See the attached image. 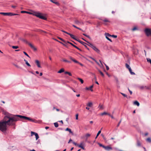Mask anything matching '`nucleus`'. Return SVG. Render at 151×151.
I'll return each instance as SVG.
<instances>
[{"label":"nucleus","mask_w":151,"mask_h":151,"mask_svg":"<svg viewBox=\"0 0 151 151\" xmlns=\"http://www.w3.org/2000/svg\"><path fill=\"white\" fill-rule=\"evenodd\" d=\"M19 117L27 120V117L19 115H13L12 116H10L9 115L5 116V120L6 122V126L7 125L12 126H14L15 125L16 122L19 120Z\"/></svg>","instance_id":"1"},{"label":"nucleus","mask_w":151,"mask_h":151,"mask_svg":"<svg viewBox=\"0 0 151 151\" xmlns=\"http://www.w3.org/2000/svg\"><path fill=\"white\" fill-rule=\"evenodd\" d=\"M6 122L4 117L3 121L0 122V130L2 132H5L6 130Z\"/></svg>","instance_id":"2"},{"label":"nucleus","mask_w":151,"mask_h":151,"mask_svg":"<svg viewBox=\"0 0 151 151\" xmlns=\"http://www.w3.org/2000/svg\"><path fill=\"white\" fill-rule=\"evenodd\" d=\"M35 15L37 17L44 20L46 19V18L43 16L42 14L39 12H36L35 13Z\"/></svg>","instance_id":"3"},{"label":"nucleus","mask_w":151,"mask_h":151,"mask_svg":"<svg viewBox=\"0 0 151 151\" xmlns=\"http://www.w3.org/2000/svg\"><path fill=\"white\" fill-rule=\"evenodd\" d=\"M0 14H3L5 16L7 15L9 16H12L17 15V14H13L11 12H0Z\"/></svg>","instance_id":"4"},{"label":"nucleus","mask_w":151,"mask_h":151,"mask_svg":"<svg viewBox=\"0 0 151 151\" xmlns=\"http://www.w3.org/2000/svg\"><path fill=\"white\" fill-rule=\"evenodd\" d=\"M91 136V134L89 133H87L84 134L81 137V138L84 139H88Z\"/></svg>","instance_id":"5"},{"label":"nucleus","mask_w":151,"mask_h":151,"mask_svg":"<svg viewBox=\"0 0 151 151\" xmlns=\"http://www.w3.org/2000/svg\"><path fill=\"white\" fill-rule=\"evenodd\" d=\"M33 135L35 136L36 140L39 138V137L37 133L33 132H31V136H32Z\"/></svg>","instance_id":"6"},{"label":"nucleus","mask_w":151,"mask_h":151,"mask_svg":"<svg viewBox=\"0 0 151 151\" xmlns=\"http://www.w3.org/2000/svg\"><path fill=\"white\" fill-rule=\"evenodd\" d=\"M77 146L78 147L81 148L83 150H85V148L84 147L85 146V144L83 142L81 143L80 145H77Z\"/></svg>","instance_id":"7"},{"label":"nucleus","mask_w":151,"mask_h":151,"mask_svg":"<svg viewBox=\"0 0 151 151\" xmlns=\"http://www.w3.org/2000/svg\"><path fill=\"white\" fill-rule=\"evenodd\" d=\"M77 41H78V42H80L82 44V45H84L85 47L88 50H89V48L87 47V46L85 45V44H86V43L83 41H82L79 40H77Z\"/></svg>","instance_id":"8"},{"label":"nucleus","mask_w":151,"mask_h":151,"mask_svg":"<svg viewBox=\"0 0 151 151\" xmlns=\"http://www.w3.org/2000/svg\"><path fill=\"white\" fill-rule=\"evenodd\" d=\"M92 48L98 53H99L100 50L95 46L93 45Z\"/></svg>","instance_id":"9"},{"label":"nucleus","mask_w":151,"mask_h":151,"mask_svg":"<svg viewBox=\"0 0 151 151\" xmlns=\"http://www.w3.org/2000/svg\"><path fill=\"white\" fill-rule=\"evenodd\" d=\"M103 147L104 148L105 150H110L112 149V148L111 147H109L108 146H103Z\"/></svg>","instance_id":"10"},{"label":"nucleus","mask_w":151,"mask_h":151,"mask_svg":"<svg viewBox=\"0 0 151 151\" xmlns=\"http://www.w3.org/2000/svg\"><path fill=\"white\" fill-rule=\"evenodd\" d=\"M35 62L36 63L38 67L40 68H41V67L39 61L38 60H36L35 61Z\"/></svg>","instance_id":"11"},{"label":"nucleus","mask_w":151,"mask_h":151,"mask_svg":"<svg viewBox=\"0 0 151 151\" xmlns=\"http://www.w3.org/2000/svg\"><path fill=\"white\" fill-rule=\"evenodd\" d=\"M68 35H69L70 36V37H71V38H72L73 39L75 40H77L75 38V36H74V35H73L69 33Z\"/></svg>","instance_id":"12"},{"label":"nucleus","mask_w":151,"mask_h":151,"mask_svg":"<svg viewBox=\"0 0 151 151\" xmlns=\"http://www.w3.org/2000/svg\"><path fill=\"white\" fill-rule=\"evenodd\" d=\"M65 130L66 131H69V132L70 133L72 134H73V132L72 131H71V129H70L69 128H67L65 129Z\"/></svg>","instance_id":"13"},{"label":"nucleus","mask_w":151,"mask_h":151,"mask_svg":"<svg viewBox=\"0 0 151 151\" xmlns=\"http://www.w3.org/2000/svg\"><path fill=\"white\" fill-rule=\"evenodd\" d=\"M130 74L132 75H134L135 74V73H134V72H133L132 71V70L131 69V68H129V69H128Z\"/></svg>","instance_id":"14"},{"label":"nucleus","mask_w":151,"mask_h":151,"mask_svg":"<svg viewBox=\"0 0 151 151\" xmlns=\"http://www.w3.org/2000/svg\"><path fill=\"white\" fill-rule=\"evenodd\" d=\"M70 45H71L72 46L77 49L78 50H80V51H81V50L78 47L76 46L75 45H73V43H70Z\"/></svg>","instance_id":"15"},{"label":"nucleus","mask_w":151,"mask_h":151,"mask_svg":"<svg viewBox=\"0 0 151 151\" xmlns=\"http://www.w3.org/2000/svg\"><path fill=\"white\" fill-rule=\"evenodd\" d=\"M134 105H137V106H139V103L137 101H135L134 102Z\"/></svg>","instance_id":"16"},{"label":"nucleus","mask_w":151,"mask_h":151,"mask_svg":"<svg viewBox=\"0 0 151 151\" xmlns=\"http://www.w3.org/2000/svg\"><path fill=\"white\" fill-rule=\"evenodd\" d=\"M29 45L35 51L37 50L36 48H35L31 44H29Z\"/></svg>","instance_id":"17"},{"label":"nucleus","mask_w":151,"mask_h":151,"mask_svg":"<svg viewBox=\"0 0 151 151\" xmlns=\"http://www.w3.org/2000/svg\"><path fill=\"white\" fill-rule=\"evenodd\" d=\"M27 120L33 122H35V120L34 119H33L29 117H27Z\"/></svg>","instance_id":"18"},{"label":"nucleus","mask_w":151,"mask_h":151,"mask_svg":"<svg viewBox=\"0 0 151 151\" xmlns=\"http://www.w3.org/2000/svg\"><path fill=\"white\" fill-rule=\"evenodd\" d=\"M24 61L25 62V63L28 66H29V67H30L31 66V65H30V64L28 63V61L26 60L25 59H24Z\"/></svg>","instance_id":"19"},{"label":"nucleus","mask_w":151,"mask_h":151,"mask_svg":"<svg viewBox=\"0 0 151 151\" xmlns=\"http://www.w3.org/2000/svg\"><path fill=\"white\" fill-rule=\"evenodd\" d=\"M102 129V128L101 129L99 130L98 132L97 135H96V137L95 138H97V137L101 133V130Z\"/></svg>","instance_id":"20"},{"label":"nucleus","mask_w":151,"mask_h":151,"mask_svg":"<svg viewBox=\"0 0 151 151\" xmlns=\"http://www.w3.org/2000/svg\"><path fill=\"white\" fill-rule=\"evenodd\" d=\"M87 42L88 43V44H87V45L90 47H91L92 48V47L93 46V45L91 43H90L88 42Z\"/></svg>","instance_id":"21"},{"label":"nucleus","mask_w":151,"mask_h":151,"mask_svg":"<svg viewBox=\"0 0 151 151\" xmlns=\"http://www.w3.org/2000/svg\"><path fill=\"white\" fill-rule=\"evenodd\" d=\"M64 70L63 68H62L60 69L58 72V73H61L64 71Z\"/></svg>","instance_id":"22"},{"label":"nucleus","mask_w":151,"mask_h":151,"mask_svg":"<svg viewBox=\"0 0 151 151\" xmlns=\"http://www.w3.org/2000/svg\"><path fill=\"white\" fill-rule=\"evenodd\" d=\"M58 38L60 39V40H61L62 41H63L65 43H66V42L64 40H63V39L60 37H58Z\"/></svg>","instance_id":"23"},{"label":"nucleus","mask_w":151,"mask_h":151,"mask_svg":"<svg viewBox=\"0 0 151 151\" xmlns=\"http://www.w3.org/2000/svg\"><path fill=\"white\" fill-rule=\"evenodd\" d=\"M83 35L84 36H85L86 37H88L89 39L91 40V37L88 35H87L85 34H83Z\"/></svg>","instance_id":"24"},{"label":"nucleus","mask_w":151,"mask_h":151,"mask_svg":"<svg viewBox=\"0 0 151 151\" xmlns=\"http://www.w3.org/2000/svg\"><path fill=\"white\" fill-rule=\"evenodd\" d=\"M92 103L91 102H90L88 103V104H87V106L89 107H91L92 105Z\"/></svg>","instance_id":"25"},{"label":"nucleus","mask_w":151,"mask_h":151,"mask_svg":"<svg viewBox=\"0 0 151 151\" xmlns=\"http://www.w3.org/2000/svg\"><path fill=\"white\" fill-rule=\"evenodd\" d=\"M93 85H92L89 88H86V89L88 90H90L91 91H92L93 90L91 89V88H93Z\"/></svg>","instance_id":"26"},{"label":"nucleus","mask_w":151,"mask_h":151,"mask_svg":"<svg viewBox=\"0 0 151 151\" xmlns=\"http://www.w3.org/2000/svg\"><path fill=\"white\" fill-rule=\"evenodd\" d=\"M77 79L78 80L82 83H83V81L81 78H77Z\"/></svg>","instance_id":"27"},{"label":"nucleus","mask_w":151,"mask_h":151,"mask_svg":"<svg viewBox=\"0 0 151 151\" xmlns=\"http://www.w3.org/2000/svg\"><path fill=\"white\" fill-rule=\"evenodd\" d=\"M105 35L106 36V37H109L111 36V35L109 34L108 33H105Z\"/></svg>","instance_id":"28"},{"label":"nucleus","mask_w":151,"mask_h":151,"mask_svg":"<svg viewBox=\"0 0 151 151\" xmlns=\"http://www.w3.org/2000/svg\"><path fill=\"white\" fill-rule=\"evenodd\" d=\"M23 41L25 42L26 44H28L29 45V44H31L30 43H29L28 41H27L25 39H23Z\"/></svg>","instance_id":"29"},{"label":"nucleus","mask_w":151,"mask_h":151,"mask_svg":"<svg viewBox=\"0 0 151 151\" xmlns=\"http://www.w3.org/2000/svg\"><path fill=\"white\" fill-rule=\"evenodd\" d=\"M65 74H68L69 76H72V74H71V73H70V72H67V71H65Z\"/></svg>","instance_id":"30"},{"label":"nucleus","mask_w":151,"mask_h":151,"mask_svg":"<svg viewBox=\"0 0 151 151\" xmlns=\"http://www.w3.org/2000/svg\"><path fill=\"white\" fill-rule=\"evenodd\" d=\"M54 124L56 127H57L58 126V124L57 122L54 123Z\"/></svg>","instance_id":"31"},{"label":"nucleus","mask_w":151,"mask_h":151,"mask_svg":"<svg viewBox=\"0 0 151 151\" xmlns=\"http://www.w3.org/2000/svg\"><path fill=\"white\" fill-rule=\"evenodd\" d=\"M21 12L22 13H27V14H31V13L30 12H27V11H21Z\"/></svg>","instance_id":"32"},{"label":"nucleus","mask_w":151,"mask_h":151,"mask_svg":"<svg viewBox=\"0 0 151 151\" xmlns=\"http://www.w3.org/2000/svg\"><path fill=\"white\" fill-rule=\"evenodd\" d=\"M12 47L13 49H16L19 48L18 46H13Z\"/></svg>","instance_id":"33"},{"label":"nucleus","mask_w":151,"mask_h":151,"mask_svg":"<svg viewBox=\"0 0 151 151\" xmlns=\"http://www.w3.org/2000/svg\"><path fill=\"white\" fill-rule=\"evenodd\" d=\"M125 66L126 67V68L129 69V68H131L129 66V65L127 63H126L125 64Z\"/></svg>","instance_id":"34"},{"label":"nucleus","mask_w":151,"mask_h":151,"mask_svg":"<svg viewBox=\"0 0 151 151\" xmlns=\"http://www.w3.org/2000/svg\"><path fill=\"white\" fill-rule=\"evenodd\" d=\"M99 107L100 109H104L103 106L102 105H99Z\"/></svg>","instance_id":"35"},{"label":"nucleus","mask_w":151,"mask_h":151,"mask_svg":"<svg viewBox=\"0 0 151 151\" xmlns=\"http://www.w3.org/2000/svg\"><path fill=\"white\" fill-rule=\"evenodd\" d=\"M55 40L56 41H57L58 42H59V43H60L61 44H62V45H64V46H65V44H64L62 42H60L56 39H55Z\"/></svg>","instance_id":"36"},{"label":"nucleus","mask_w":151,"mask_h":151,"mask_svg":"<svg viewBox=\"0 0 151 151\" xmlns=\"http://www.w3.org/2000/svg\"><path fill=\"white\" fill-rule=\"evenodd\" d=\"M107 114V113H106V112H104L101 113V115L103 116V115H106Z\"/></svg>","instance_id":"37"},{"label":"nucleus","mask_w":151,"mask_h":151,"mask_svg":"<svg viewBox=\"0 0 151 151\" xmlns=\"http://www.w3.org/2000/svg\"><path fill=\"white\" fill-rule=\"evenodd\" d=\"M147 61L148 62H149L151 64V60L149 58H147Z\"/></svg>","instance_id":"38"},{"label":"nucleus","mask_w":151,"mask_h":151,"mask_svg":"<svg viewBox=\"0 0 151 151\" xmlns=\"http://www.w3.org/2000/svg\"><path fill=\"white\" fill-rule=\"evenodd\" d=\"M63 61L64 62H66L69 63H70L71 62L70 61H68L66 59H63Z\"/></svg>","instance_id":"39"},{"label":"nucleus","mask_w":151,"mask_h":151,"mask_svg":"<svg viewBox=\"0 0 151 151\" xmlns=\"http://www.w3.org/2000/svg\"><path fill=\"white\" fill-rule=\"evenodd\" d=\"M121 94H122L125 97H127V95L125 94H124V93H120Z\"/></svg>","instance_id":"40"},{"label":"nucleus","mask_w":151,"mask_h":151,"mask_svg":"<svg viewBox=\"0 0 151 151\" xmlns=\"http://www.w3.org/2000/svg\"><path fill=\"white\" fill-rule=\"evenodd\" d=\"M114 78H115V79L116 80V82H117V83H119V80H118V78H117L116 77H114Z\"/></svg>","instance_id":"41"},{"label":"nucleus","mask_w":151,"mask_h":151,"mask_svg":"<svg viewBox=\"0 0 151 151\" xmlns=\"http://www.w3.org/2000/svg\"><path fill=\"white\" fill-rule=\"evenodd\" d=\"M23 53L24 54L26 55V56H27L28 57L30 58L29 55L27 54V53L25 52L24 51Z\"/></svg>","instance_id":"42"},{"label":"nucleus","mask_w":151,"mask_h":151,"mask_svg":"<svg viewBox=\"0 0 151 151\" xmlns=\"http://www.w3.org/2000/svg\"><path fill=\"white\" fill-rule=\"evenodd\" d=\"M146 140L149 141V142H151V139L150 137H148L147 138Z\"/></svg>","instance_id":"43"},{"label":"nucleus","mask_w":151,"mask_h":151,"mask_svg":"<svg viewBox=\"0 0 151 151\" xmlns=\"http://www.w3.org/2000/svg\"><path fill=\"white\" fill-rule=\"evenodd\" d=\"M73 26L74 27L78 29H79V30H81V28H79V27H77L76 26H75V25H73Z\"/></svg>","instance_id":"44"},{"label":"nucleus","mask_w":151,"mask_h":151,"mask_svg":"<svg viewBox=\"0 0 151 151\" xmlns=\"http://www.w3.org/2000/svg\"><path fill=\"white\" fill-rule=\"evenodd\" d=\"M99 72L101 74L102 76H104V74L100 70H99Z\"/></svg>","instance_id":"45"},{"label":"nucleus","mask_w":151,"mask_h":151,"mask_svg":"<svg viewBox=\"0 0 151 151\" xmlns=\"http://www.w3.org/2000/svg\"><path fill=\"white\" fill-rule=\"evenodd\" d=\"M111 37L114 38H116L117 37V36L116 35H111Z\"/></svg>","instance_id":"46"},{"label":"nucleus","mask_w":151,"mask_h":151,"mask_svg":"<svg viewBox=\"0 0 151 151\" xmlns=\"http://www.w3.org/2000/svg\"><path fill=\"white\" fill-rule=\"evenodd\" d=\"M104 64L106 66L107 70H108L109 69V67L107 65L105 64Z\"/></svg>","instance_id":"47"},{"label":"nucleus","mask_w":151,"mask_h":151,"mask_svg":"<svg viewBox=\"0 0 151 151\" xmlns=\"http://www.w3.org/2000/svg\"><path fill=\"white\" fill-rule=\"evenodd\" d=\"M73 61L76 63H79V62H78L76 60H75V59L73 60Z\"/></svg>","instance_id":"48"},{"label":"nucleus","mask_w":151,"mask_h":151,"mask_svg":"<svg viewBox=\"0 0 151 151\" xmlns=\"http://www.w3.org/2000/svg\"><path fill=\"white\" fill-rule=\"evenodd\" d=\"M121 121H122V120L121 119L120 121L119 122V123H118L117 126V127H118L119 126V125L120 124V123H121Z\"/></svg>","instance_id":"49"},{"label":"nucleus","mask_w":151,"mask_h":151,"mask_svg":"<svg viewBox=\"0 0 151 151\" xmlns=\"http://www.w3.org/2000/svg\"><path fill=\"white\" fill-rule=\"evenodd\" d=\"M14 65L16 66V67H17V68H21L20 67H19V66H18V65H17L16 64H14Z\"/></svg>","instance_id":"50"},{"label":"nucleus","mask_w":151,"mask_h":151,"mask_svg":"<svg viewBox=\"0 0 151 151\" xmlns=\"http://www.w3.org/2000/svg\"><path fill=\"white\" fill-rule=\"evenodd\" d=\"M75 23L77 24H78L79 23V21H78V20H75Z\"/></svg>","instance_id":"51"},{"label":"nucleus","mask_w":151,"mask_h":151,"mask_svg":"<svg viewBox=\"0 0 151 151\" xmlns=\"http://www.w3.org/2000/svg\"><path fill=\"white\" fill-rule=\"evenodd\" d=\"M145 87L144 86H141L139 87V88L141 89H142L144 88H145Z\"/></svg>","instance_id":"52"},{"label":"nucleus","mask_w":151,"mask_h":151,"mask_svg":"<svg viewBox=\"0 0 151 151\" xmlns=\"http://www.w3.org/2000/svg\"><path fill=\"white\" fill-rule=\"evenodd\" d=\"M137 29V28L136 27H135L134 28H133L132 30V31H134Z\"/></svg>","instance_id":"53"},{"label":"nucleus","mask_w":151,"mask_h":151,"mask_svg":"<svg viewBox=\"0 0 151 151\" xmlns=\"http://www.w3.org/2000/svg\"><path fill=\"white\" fill-rule=\"evenodd\" d=\"M106 37L108 40H109L110 42H112L111 40V39H110L108 37Z\"/></svg>","instance_id":"54"},{"label":"nucleus","mask_w":151,"mask_h":151,"mask_svg":"<svg viewBox=\"0 0 151 151\" xmlns=\"http://www.w3.org/2000/svg\"><path fill=\"white\" fill-rule=\"evenodd\" d=\"M76 119L77 120L78 119V114H76Z\"/></svg>","instance_id":"55"},{"label":"nucleus","mask_w":151,"mask_h":151,"mask_svg":"<svg viewBox=\"0 0 151 151\" xmlns=\"http://www.w3.org/2000/svg\"><path fill=\"white\" fill-rule=\"evenodd\" d=\"M103 21H104V22H109V20H108L107 19H105Z\"/></svg>","instance_id":"56"},{"label":"nucleus","mask_w":151,"mask_h":151,"mask_svg":"<svg viewBox=\"0 0 151 151\" xmlns=\"http://www.w3.org/2000/svg\"><path fill=\"white\" fill-rule=\"evenodd\" d=\"M61 31H62V32H64V33H66L67 34H68H68H69V33H68V32H66V31H64V30H61Z\"/></svg>","instance_id":"57"},{"label":"nucleus","mask_w":151,"mask_h":151,"mask_svg":"<svg viewBox=\"0 0 151 151\" xmlns=\"http://www.w3.org/2000/svg\"><path fill=\"white\" fill-rule=\"evenodd\" d=\"M73 143L76 146H77V145H78V144H77V143H76V142H73Z\"/></svg>","instance_id":"58"},{"label":"nucleus","mask_w":151,"mask_h":151,"mask_svg":"<svg viewBox=\"0 0 151 151\" xmlns=\"http://www.w3.org/2000/svg\"><path fill=\"white\" fill-rule=\"evenodd\" d=\"M141 143H140V142H138L137 143V145L138 146H139L140 145H141Z\"/></svg>","instance_id":"59"},{"label":"nucleus","mask_w":151,"mask_h":151,"mask_svg":"<svg viewBox=\"0 0 151 151\" xmlns=\"http://www.w3.org/2000/svg\"><path fill=\"white\" fill-rule=\"evenodd\" d=\"M66 43H65V44H67V43H69L70 44V43H72L70 42H69V41H66Z\"/></svg>","instance_id":"60"},{"label":"nucleus","mask_w":151,"mask_h":151,"mask_svg":"<svg viewBox=\"0 0 151 151\" xmlns=\"http://www.w3.org/2000/svg\"><path fill=\"white\" fill-rule=\"evenodd\" d=\"M98 144L100 146L102 147H103V146H104V145H102V144H100L99 143Z\"/></svg>","instance_id":"61"},{"label":"nucleus","mask_w":151,"mask_h":151,"mask_svg":"<svg viewBox=\"0 0 151 151\" xmlns=\"http://www.w3.org/2000/svg\"><path fill=\"white\" fill-rule=\"evenodd\" d=\"M29 72L30 73H32V74H33L35 75V74L32 72L31 71H29Z\"/></svg>","instance_id":"62"},{"label":"nucleus","mask_w":151,"mask_h":151,"mask_svg":"<svg viewBox=\"0 0 151 151\" xmlns=\"http://www.w3.org/2000/svg\"><path fill=\"white\" fill-rule=\"evenodd\" d=\"M78 63L81 66H83V64H82V63H80L79 62V63Z\"/></svg>","instance_id":"63"},{"label":"nucleus","mask_w":151,"mask_h":151,"mask_svg":"<svg viewBox=\"0 0 151 151\" xmlns=\"http://www.w3.org/2000/svg\"><path fill=\"white\" fill-rule=\"evenodd\" d=\"M148 134V133L147 132L145 134V136H147Z\"/></svg>","instance_id":"64"}]
</instances>
